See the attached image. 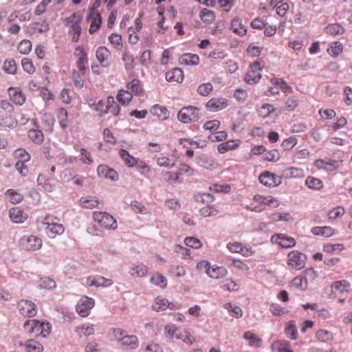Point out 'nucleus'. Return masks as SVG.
<instances>
[{
  "label": "nucleus",
  "mask_w": 352,
  "mask_h": 352,
  "mask_svg": "<svg viewBox=\"0 0 352 352\" xmlns=\"http://www.w3.org/2000/svg\"><path fill=\"white\" fill-rule=\"evenodd\" d=\"M279 205V201L272 195H256L253 197L252 203L247 208L253 212H261L267 207L276 208Z\"/></svg>",
  "instance_id": "f257e3e1"
},
{
  "label": "nucleus",
  "mask_w": 352,
  "mask_h": 352,
  "mask_svg": "<svg viewBox=\"0 0 352 352\" xmlns=\"http://www.w3.org/2000/svg\"><path fill=\"white\" fill-rule=\"evenodd\" d=\"M23 328L30 334L43 338L49 336L52 331V327L49 322L35 319L26 320L23 324Z\"/></svg>",
  "instance_id": "f03ea898"
},
{
  "label": "nucleus",
  "mask_w": 352,
  "mask_h": 352,
  "mask_svg": "<svg viewBox=\"0 0 352 352\" xmlns=\"http://www.w3.org/2000/svg\"><path fill=\"white\" fill-rule=\"evenodd\" d=\"M92 218L94 222L102 229L114 230L118 228L116 219L106 212L94 211L92 213Z\"/></svg>",
  "instance_id": "7ed1b4c3"
},
{
  "label": "nucleus",
  "mask_w": 352,
  "mask_h": 352,
  "mask_svg": "<svg viewBox=\"0 0 352 352\" xmlns=\"http://www.w3.org/2000/svg\"><path fill=\"white\" fill-rule=\"evenodd\" d=\"M307 257L298 250H292L287 254V264L289 268L300 270L305 266Z\"/></svg>",
  "instance_id": "20e7f679"
},
{
  "label": "nucleus",
  "mask_w": 352,
  "mask_h": 352,
  "mask_svg": "<svg viewBox=\"0 0 352 352\" xmlns=\"http://www.w3.org/2000/svg\"><path fill=\"white\" fill-rule=\"evenodd\" d=\"M263 69L260 61H254L249 65V69L244 77V81L249 85L257 83L261 78V72Z\"/></svg>",
  "instance_id": "39448f33"
},
{
  "label": "nucleus",
  "mask_w": 352,
  "mask_h": 352,
  "mask_svg": "<svg viewBox=\"0 0 352 352\" xmlns=\"http://www.w3.org/2000/svg\"><path fill=\"white\" fill-rule=\"evenodd\" d=\"M21 249L28 251L39 250L43 245L42 239L35 235H25L19 241Z\"/></svg>",
  "instance_id": "423d86ee"
},
{
  "label": "nucleus",
  "mask_w": 352,
  "mask_h": 352,
  "mask_svg": "<svg viewBox=\"0 0 352 352\" xmlns=\"http://www.w3.org/2000/svg\"><path fill=\"white\" fill-rule=\"evenodd\" d=\"M199 109L193 106L183 107L178 113L177 118L183 123H190L199 118Z\"/></svg>",
  "instance_id": "0eeeda50"
},
{
  "label": "nucleus",
  "mask_w": 352,
  "mask_h": 352,
  "mask_svg": "<svg viewBox=\"0 0 352 352\" xmlns=\"http://www.w3.org/2000/svg\"><path fill=\"white\" fill-rule=\"evenodd\" d=\"M43 224L46 226L45 231L50 238H54L64 232V226L60 223H54L52 217L46 216L43 220Z\"/></svg>",
  "instance_id": "6e6552de"
},
{
  "label": "nucleus",
  "mask_w": 352,
  "mask_h": 352,
  "mask_svg": "<svg viewBox=\"0 0 352 352\" xmlns=\"http://www.w3.org/2000/svg\"><path fill=\"white\" fill-rule=\"evenodd\" d=\"M74 55L76 58V65L78 70L85 75L87 69L88 63L87 53L82 46H78L75 48Z\"/></svg>",
  "instance_id": "1a4fd4ad"
},
{
  "label": "nucleus",
  "mask_w": 352,
  "mask_h": 352,
  "mask_svg": "<svg viewBox=\"0 0 352 352\" xmlns=\"http://www.w3.org/2000/svg\"><path fill=\"white\" fill-rule=\"evenodd\" d=\"M95 301L93 298L84 296L79 300L76 309L81 317H87L89 315L91 309L94 307Z\"/></svg>",
  "instance_id": "9d476101"
},
{
  "label": "nucleus",
  "mask_w": 352,
  "mask_h": 352,
  "mask_svg": "<svg viewBox=\"0 0 352 352\" xmlns=\"http://www.w3.org/2000/svg\"><path fill=\"white\" fill-rule=\"evenodd\" d=\"M19 313L25 317H33L37 314L36 305L28 300H21L18 303Z\"/></svg>",
  "instance_id": "9b49d317"
},
{
  "label": "nucleus",
  "mask_w": 352,
  "mask_h": 352,
  "mask_svg": "<svg viewBox=\"0 0 352 352\" xmlns=\"http://www.w3.org/2000/svg\"><path fill=\"white\" fill-rule=\"evenodd\" d=\"M258 180L263 185L268 187H274L281 183L280 177L267 170L261 173Z\"/></svg>",
  "instance_id": "f8f14e48"
},
{
  "label": "nucleus",
  "mask_w": 352,
  "mask_h": 352,
  "mask_svg": "<svg viewBox=\"0 0 352 352\" xmlns=\"http://www.w3.org/2000/svg\"><path fill=\"white\" fill-rule=\"evenodd\" d=\"M87 20L90 23L89 32L90 34H94L97 32L102 24V17L100 14L92 8L87 17Z\"/></svg>",
  "instance_id": "ddd939ff"
},
{
  "label": "nucleus",
  "mask_w": 352,
  "mask_h": 352,
  "mask_svg": "<svg viewBox=\"0 0 352 352\" xmlns=\"http://www.w3.org/2000/svg\"><path fill=\"white\" fill-rule=\"evenodd\" d=\"M227 248L232 252L239 253L244 256H250L254 254V251L250 246L243 245L239 242H230Z\"/></svg>",
  "instance_id": "4468645a"
},
{
  "label": "nucleus",
  "mask_w": 352,
  "mask_h": 352,
  "mask_svg": "<svg viewBox=\"0 0 352 352\" xmlns=\"http://www.w3.org/2000/svg\"><path fill=\"white\" fill-rule=\"evenodd\" d=\"M97 173L98 175L100 177L109 179L112 181H118L119 179V175L117 171L106 164L98 166Z\"/></svg>",
  "instance_id": "2eb2a0df"
},
{
  "label": "nucleus",
  "mask_w": 352,
  "mask_h": 352,
  "mask_svg": "<svg viewBox=\"0 0 352 352\" xmlns=\"http://www.w3.org/2000/svg\"><path fill=\"white\" fill-rule=\"evenodd\" d=\"M228 101L224 98H212L210 99L206 104V108L213 112L219 111L227 107Z\"/></svg>",
  "instance_id": "dca6fc26"
},
{
  "label": "nucleus",
  "mask_w": 352,
  "mask_h": 352,
  "mask_svg": "<svg viewBox=\"0 0 352 352\" xmlns=\"http://www.w3.org/2000/svg\"><path fill=\"white\" fill-rule=\"evenodd\" d=\"M113 283L112 280L101 276H90L87 278L85 284L88 286L109 287Z\"/></svg>",
  "instance_id": "f3484780"
},
{
  "label": "nucleus",
  "mask_w": 352,
  "mask_h": 352,
  "mask_svg": "<svg viewBox=\"0 0 352 352\" xmlns=\"http://www.w3.org/2000/svg\"><path fill=\"white\" fill-rule=\"evenodd\" d=\"M111 52L104 46L99 47L96 52V57L102 67H107L109 65Z\"/></svg>",
  "instance_id": "a211bd4d"
},
{
  "label": "nucleus",
  "mask_w": 352,
  "mask_h": 352,
  "mask_svg": "<svg viewBox=\"0 0 352 352\" xmlns=\"http://www.w3.org/2000/svg\"><path fill=\"white\" fill-rule=\"evenodd\" d=\"M126 87L133 95L135 96H143L144 89L142 87L141 81L138 78H133L126 83Z\"/></svg>",
  "instance_id": "6ab92c4d"
},
{
  "label": "nucleus",
  "mask_w": 352,
  "mask_h": 352,
  "mask_svg": "<svg viewBox=\"0 0 352 352\" xmlns=\"http://www.w3.org/2000/svg\"><path fill=\"white\" fill-rule=\"evenodd\" d=\"M166 80L170 82L182 83L184 78L183 70L180 68H173L166 73Z\"/></svg>",
  "instance_id": "aec40b11"
},
{
  "label": "nucleus",
  "mask_w": 352,
  "mask_h": 352,
  "mask_svg": "<svg viewBox=\"0 0 352 352\" xmlns=\"http://www.w3.org/2000/svg\"><path fill=\"white\" fill-rule=\"evenodd\" d=\"M314 165L319 170L324 169L329 172L335 171L338 167L337 161H331L329 160H317L314 162Z\"/></svg>",
  "instance_id": "412c9836"
},
{
  "label": "nucleus",
  "mask_w": 352,
  "mask_h": 352,
  "mask_svg": "<svg viewBox=\"0 0 352 352\" xmlns=\"http://www.w3.org/2000/svg\"><path fill=\"white\" fill-rule=\"evenodd\" d=\"M153 309L155 311H164L168 308L170 309H177V307L170 303L168 299L160 296L157 297L153 304Z\"/></svg>",
  "instance_id": "4be33fe9"
},
{
  "label": "nucleus",
  "mask_w": 352,
  "mask_h": 352,
  "mask_svg": "<svg viewBox=\"0 0 352 352\" xmlns=\"http://www.w3.org/2000/svg\"><path fill=\"white\" fill-rule=\"evenodd\" d=\"M148 267L142 263L133 264L130 268L129 274L134 278L144 277L148 274Z\"/></svg>",
  "instance_id": "5701e85b"
},
{
  "label": "nucleus",
  "mask_w": 352,
  "mask_h": 352,
  "mask_svg": "<svg viewBox=\"0 0 352 352\" xmlns=\"http://www.w3.org/2000/svg\"><path fill=\"white\" fill-rule=\"evenodd\" d=\"M8 94L10 100L17 105H22L25 101V94L19 88L10 87Z\"/></svg>",
  "instance_id": "b1692460"
},
{
  "label": "nucleus",
  "mask_w": 352,
  "mask_h": 352,
  "mask_svg": "<svg viewBox=\"0 0 352 352\" xmlns=\"http://www.w3.org/2000/svg\"><path fill=\"white\" fill-rule=\"evenodd\" d=\"M120 107L115 102L113 97L109 96L107 100L106 109L100 111V115L103 116L105 113H109L113 116H118L120 113Z\"/></svg>",
  "instance_id": "393cba45"
},
{
  "label": "nucleus",
  "mask_w": 352,
  "mask_h": 352,
  "mask_svg": "<svg viewBox=\"0 0 352 352\" xmlns=\"http://www.w3.org/2000/svg\"><path fill=\"white\" fill-rule=\"evenodd\" d=\"M150 111L153 116H157L161 120H166L169 118V111L166 107L160 104L152 106Z\"/></svg>",
  "instance_id": "a878e982"
},
{
  "label": "nucleus",
  "mask_w": 352,
  "mask_h": 352,
  "mask_svg": "<svg viewBox=\"0 0 352 352\" xmlns=\"http://www.w3.org/2000/svg\"><path fill=\"white\" fill-rule=\"evenodd\" d=\"M24 349L25 352H43L44 351L43 344L34 339L26 340L24 343Z\"/></svg>",
  "instance_id": "bb28decb"
},
{
  "label": "nucleus",
  "mask_w": 352,
  "mask_h": 352,
  "mask_svg": "<svg viewBox=\"0 0 352 352\" xmlns=\"http://www.w3.org/2000/svg\"><path fill=\"white\" fill-rule=\"evenodd\" d=\"M120 344L122 346L128 349H135L139 345V340L136 336L125 334Z\"/></svg>",
  "instance_id": "cd10ccee"
},
{
  "label": "nucleus",
  "mask_w": 352,
  "mask_h": 352,
  "mask_svg": "<svg viewBox=\"0 0 352 352\" xmlns=\"http://www.w3.org/2000/svg\"><path fill=\"white\" fill-rule=\"evenodd\" d=\"M76 333L79 337H87L91 336L95 332L94 325L89 323H85L76 327Z\"/></svg>",
  "instance_id": "c85d7f7f"
},
{
  "label": "nucleus",
  "mask_w": 352,
  "mask_h": 352,
  "mask_svg": "<svg viewBox=\"0 0 352 352\" xmlns=\"http://www.w3.org/2000/svg\"><path fill=\"white\" fill-rule=\"evenodd\" d=\"M179 61L181 65H197L199 63V57L195 54L186 53L179 57Z\"/></svg>",
  "instance_id": "c756f323"
},
{
  "label": "nucleus",
  "mask_w": 352,
  "mask_h": 352,
  "mask_svg": "<svg viewBox=\"0 0 352 352\" xmlns=\"http://www.w3.org/2000/svg\"><path fill=\"white\" fill-rule=\"evenodd\" d=\"M231 30L234 34L240 36H243L247 33V29L245 26L242 23L241 19L237 17L232 20Z\"/></svg>",
  "instance_id": "7c9ffc66"
},
{
  "label": "nucleus",
  "mask_w": 352,
  "mask_h": 352,
  "mask_svg": "<svg viewBox=\"0 0 352 352\" xmlns=\"http://www.w3.org/2000/svg\"><path fill=\"white\" fill-rule=\"evenodd\" d=\"M80 204L82 207L87 209H94L98 208L100 204L99 201L95 197L86 196L81 197L79 200Z\"/></svg>",
  "instance_id": "2f4dec72"
},
{
  "label": "nucleus",
  "mask_w": 352,
  "mask_h": 352,
  "mask_svg": "<svg viewBox=\"0 0 352 352\" xmlns=\"http://www.w3.org/2000/svg\"><path fill=\"white\" fill-rule=\"evenodd\" d=\"M308 286L307 280L305 276L299 275L295 277L290 283V287L300 291H305Z\"/></svg>",
  "instance_id": "473e14b6"
},
{
  "label": "nucleus",
  "mask_w": 352,
  "mask_h": 352,
  "mask_svg": "<svg viewBox=\"0 0 352 352\" xmlns=\"http://www.w3.org/2000/svg\"><path fill=\"white\" fill-rule=\"evenodd\" d=\"M118 154L127 167L132 168L137 164V159L132 156L126 150L122 148L119 151Z\"/></svg>",
  "instance_id": "72a5a7b5"
},
{
  "label": "nucleus",
  "mask_w": 352,
  "mask_h": 352,
  "mask_svg": "<svg viewBox=\"0 0 352 352\" xmlns=\"http://www.w3.org/2000/svg\"><path fill=\"white\" fill-rule=\"evenodd\" d=\"M9 216L12 221L16 223L24 222L27 218L24 214L23 211L19 208H13L10 209Z\"/></svg>",
  "instance_id": "f704fd0d"
},
{
  "label": "nucleus",
  "mask_w": 352,
  "mask_h": 352,
  "mask_svg": "<svg viewBox=\"0 0 352 352\" xmlns=\"http://www.w3.org/2000/svg\"><path fill=\"white\" fill-rule=\"evenodd\" d=\"M351 285L346 280H338L332 284L331 289L333 293L348 292L350 290Z\"/></svg>",
  "instance_id": "c9c22d12"
},
{
  "label": "nucleus",
  "mask_w": 352,
  "mask_h": 352,
  "mask_svg": "<svg viewBox=\"0 0 352 352\" xmlns=\"http://www.w3.org/2000/svg\"><path fill=\"white\" fill-rule=\"evenodd\" d=\"M5 197L7 200L13 204L20 203L23 199V195L14 189H8L5 193Z\"/></svg>",
  "instance_id": "e433bc0d"
},
{
  "label": "nucleus",
  "mask_w": 352,
  "mask_h": 352,
  "mask_svg": "<svg viewBox=\"0 0 352 352\" xmlns=\"http://www.w3.org/2000/svg\"><path fill=\"white\" fill-rule=\"evenodd\" d=\"M228 274L226 268L216 265L210 266L208 275L212 278H221L226 276Z\"/></svg>",
  "instance_id": "4c0bfd02"
},
{
  "label": "nucleus",
  "mask_w": 352,
  "mask_h": 352,
  "mask_svg": "<svg viewBox=\"0 0 352 352\" xmlns=\"http://www.w3.org/2000/svg\"><path fill=\"white\" fill-rule=\"evenodd\" d=\"M243 338L248 340L249 345L251 346L258 348L261 346L263 340L251 331H245Z\"/></svg>",
  "instance_id": "58836bf2"
},
{
  "label": "nucleus",
  "mask_w": 352,
  "mask_h": 352,
  "mask_svg": "<svg viewBox=\"0 0 352 352\" xmlns=\"http://www.w3.org/2000/svg\"><path fill=\"white\" fill-rule=\"evenodd\" d=\"M345 32L344 28L340 23L329 24L325 28V32L331 36L343 34Z\"/></svg>",
  "instance_id": "ea45409f"
},
{
  "label": "nucleus",
  "mask_w": 352,
  "mask_h": 352,
  "mask_svg": "<svg viewBox=\"0 0 352 352\" xmlns=\"http://www.w3.org/2000/svg\"><path fill=\"white\" fill-rule=\"evenodd\" d=\"M311 233L317 236L329 237L333 235V229L329 226H316L311 228Z\"/></svg>",
  "instance_id": "a19ab883"
},
{
  "label": "nucleus",
  "mask_w": 352,
  "mask_h": 352,
  "mask_svg": "<svg viewBox=\"0 0 352 352\" xmlns=\"http://www.w3.org/2000/svg\"><path fill=\"white\" fill-rule=\"evenodd\" d=\"M343 45L339 41H334L329 44L327 48L328 54L332 57H338L343 52Z\"/></svg>",
  "instance_id": "79ce46f5"
},
{
  "label": "nucleus",
  "mask_w": 352,
  "mask_h": 352,
  "mask_svg": "<svg viewBox=\"0 0 352 352\" xmlns=\"http://www.w3.org/2000/svg\"><path fill=\"white\" fill-rule=\"evenodd\" d=\"M276 241L281 247L285 248L293 247L296 244V241L294 238L281 234L276 236Z\"/></svg>",
  "instance_id": "37998d69"
},
{
  "label": "nucleus",
  "mask_w": 352,
  "mask_h": 352,
  "mask_svg": "<svg viewBox=\"0 0 352 352\" xmlns=\"http://www.w3.org/2000/svg\"><path fill=\"white\" fill-rule=\"evenodd\" d=\"M240 142L229 140L218 145L217 150L220 153H225L227 151L234 150L239 147Z\"/></svg>",
  "instance_id": "c03bdc74"
},
{
  "label": "nucleus",
  "mask_w": 352,
  "mask_h": 352,
  "mask_svg": "<svg viewBox=\"0 0 352 352\" xmlns=\"http://www.w3.org/2000/svg\"><path fill=\"white\" fill-rule=\"evenodd\" d=\"M133 96L129 90L120 89L116 96V99L122 105H126L131 101Z\"/></svg>",
  "instance_id": "a18cd8bd"
},
{
  "label": "nucleus",
  "mask_w": 352,
  "mask_h": 352,
  "mask_svg": "<svg viewBox=\"0 0 352 352\" xmlns=\"http://www.w3.org/2000/svg\"><path fill=\"white\" fill-rule=\"evenodd\" d=\"M316 338L320 342H328L332 341L334 339L333 333L328 330L320 329L316 333Z\"/></svg>",
  "instance_id": "49530a36"
},
{
  "label": "nucleus",
  "mask_w": 352,
  "mask_h": 352,
  "mask_svg": "<svg viewBox=\"0 0 352 352\" xmlns=\"http://www.w3.org/2000/svg\"><path fill=\"white\" fill-rule=\"evenodd\" d=\"M199 18L204 23H212L215 20L216 15L212 10L204 8L199 12Z\"/></svg>",
  "instance_id": "de8ad7c7"
},
{
  "label": "nucleus",
  "mask_w": 352,
  "mask_h": 352,
  "mask_svg": "<svg viewBox=\"0 0 352 352\" xmlns=\"http://www.w3.org/2000/svg\"><path fill=\"white\" fill-rule=\"evenodd\" d=\"M151 283L154 284L156 286L160 287V288L164 289L167 286V279L160 273L154 274L150 279Z\"/></svg>",
  "instance_id": "09e8293b"
},
{
  "label": "nucleus",
  "mask_w": 352,
  "mask_h": 352,
  "mask_svg": "<svg viewBox=\"0 0 352 352\" xmlns=\"http://www.w3.org/2000/svg\"><path fill=\"white\" fill-rule=\"evenodd\" d=\"M49 30L48 23L46 21L41 23H33L30 26V33L32 34H40L47 32Z\"/></svg>",
  "instance_id": "8fccbe9b"
},
{
  "label": "nucleus",
  "mask_w": 352,
  "mask_h": 352,
  "mask_svg": "<svg viewBox=\"0 0 352 352\" xmlns=\"http://www.w3.org/2000/svg\"><path fill=\"white\" fill-rule=\"evenodd\" d=\"M175 338L181 340L187 344H192L195 341V338L187 330L177 331Z\"/></svg>",
  "instance_id": "3c124183"
},
{
  "label": "nucleus",
  "mask_w": 352,
  "mask_h": 352,
  "mask_svg": "<svg viewBox=\"0 0 352 352\" xmlns=\"http://www.w3.org/2000/svg\"><path fill=\"white\" fill-rule=\"evenodd\" d=\"M305 184L309 188L315 190H319L323 187L322 182L313 177H308L305 180Z\"/></svg>",
  "instance_id": "603ef678"
},
{
  "label": "nucleus",
  "mask_w": 352,
  "mask_h": 352,
  "mask_svg": "<svg viewBox=\"0 0 352 352\" xmlns=\"http://www.w3.org/2000/svg\"><path fill=\"white\" fill-rule=\"evenodd\" d=\"M285 332L288 338L292 340H296L298 338V332L295 322L290 320L287 323Z\"/></svg>",
  "instance_id": "864d4df0"
},
{
  "label": "nucleus",
  "mask_w": 352,
  "mask_h": 352,
  "mask_svg": "<svg viewBox=\"0 0 352 352\" xmlns=\"http://www.w3.org/2000/svg\"><path fill=\"white\" fill-rule=\"evenodd\" d=\"M122 60L124 63V67L126 70H131L134 68V58L129 50H124L122 54Z\"/></svg>",
  "instance_id": "5fc2aeb1"
},
{
  "label": "nucleus",
  "mask_w": 352,
  "mask_h": 352,
  "mask_svg": "<svg viewBox=\"0 0 352 352\" xmlns=\"http://www.w3.org/2000/svg\"><path fill=\"white\" fill-rule=\"evenodd\" d=\"M344 250L342 243H327L324 245V251L330 254H339Z\"/></svg>",
  "instance_id": "6e6d98bb"
},
{
  "label": "nucleus",
  "mask_w": 352,
  "mask_h": 352,
  "mask_svg": "<svg viewBox=\"0 0 352 352\" xmlns=\"http://www.w3.org/2000/svg\"><path fill=\"white\" fill-rule=\"evenodd\" d=\"M37 182L47 192H52L54 190V186L50 183L48 178L42 174L38 175Z\"/></svg>",
  "instance_id": "4d7b16f0"
},
{
  "label": "nucleus",
  "mask_w": 352,
  "mask_h": 352,
  "mask_svg": "<svg viewBox=\"0 0 352 352\" xmlns=\"http://www.w3.org/2000/svg\"><path fill=\"white\" fill-rule=\"evenodd\" d=\"M108 40L115 49L120 50L122 48V38L120 34L112 33L109 36Z\"/></svg>",
  "instance_id": "13d9d810"
},
{
  "label": "nucleus",
  "mask_w": 352,
  "mask_h": 352,
  "mask_svg": "<svg viewBox=\"0 0 352 352\" xmlns=\"http://www.w3.org/2000/svg\"><path fill=\"white\" fill-rule=\"evenodd\" d=\"M80 25V23H75L74 24H72L69 29L68 33L69 35L72 36V41L74 42L78 41L81 34V27Z\"/></svg>",
  "instance_id": "bf43d9fd"
},
{
  "label": "nucleus",
  "mask_w": 352,
  "mask_h": 352,
  "mask_svg": "<svg viewBox=\"0 0 352 352\" xmlns=\"http://www.w3.org/2000/svg\"><path fill=\"white\" fill-rule=\"evenodd\" d=\"M28 137L34 143L40 144L43 142V134L42 131L38 129H31L28 131Z\"/></svg>",
  "instance_id": "052dcab7"
},
{
  "label": "nucleus",
  "mask_w": 352,
  "mask_h": 352,
  "mask_svg": "<svg viewBox=\"0 0 352 352\" xmlns=\"http://www.w3.org/2000/svg\"><path fill=\"white\" fill-rule=\"evenodd\" d=\"M54 118L50 113H45L42 118V124L45 126V130L48 132L53 131V126L54 124Z\"/></svg>",
  "instance_id": "680f3d73"
},
{
  "label": "nucleus",
  "mask_w": 352,
  "mask_h": 352,
  "mask_svg": "<svg viewBox=\"0 0 352 352\" xmlns=\"http://www.w3.org/2000/svg\"><path fill=\"white\" fill-rule=\"evenodd\" d=\"M3 69L10 74H15L17 71V66L14 59H7L3 65Z\"/></svg>",
  "instance_id": "e2e57ef3"
},
{
  "label": "nucleus",
  "mask_w": 352,
  "mask_h": 352,
  "mask_svg": "<svg viewBox=\"0 0 352 352\" xmlns=\"http://www.w3.org/2000/svg\"><path fill=\"white\" fill-rule=\"evenodd\" d=\"M209 189L214 192L228 193L231 190V186L227 184H213L210 186Z\"/></svg>",
  "instance_id": "0e129e2a"
},
{
  "label": "nucleus",
  "mask_w": 352,
  "mask_h": 352,
  "mask_svg": "<svg viewBox=\"0 0 352 352\" xmlns=\"http://www.w3.org/2000/svg\"><path fill=\"white\" fill-rule=\"evenodd\" d=\"M21 65L23 70L29 74H33L36 71V67L30 58H23L21 60Z\"/></svg>",
  "instance_id": "69168bd1"
},
{
  "label": "nucleus",
  "mask_w": 352,
  "mask_h": 352,
  "mask_svg": "<svg viewBox=\"0 0 352 352\" xmlns=\"http://www.w3.org/2000/svg\"><path fill=\"white\" fill-rule=\"evenodd\" d=\"M345 213V210L342 206H338L331 210L328 213L330 220H335L341 218Z\"/></svg>",
  "instance_id": "338daca9"
},
{
  "label": "nucleus",
  "mask_w": 352,
  "mask_h": 352,
  "mask_svg": "<svg viewBox=\"0 0 352 352\" xmlns=\"http://www.w3.org/2000/svg\"><path fill=\"white\" fill-rule=\"evenodd\" d=\"M273 348L276 352H294L287 341H278L273 344Z\"/></svg>",
  "instance_id": "774afa93"
}]
</instances>
